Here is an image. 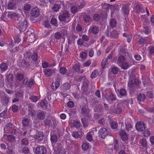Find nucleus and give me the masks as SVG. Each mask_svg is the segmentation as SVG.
Wrapping results in <instances>:
<instances>
[{
	"instance_id": "nucleus-1",
	"label": "nucleus",
	"mask_w": 154,
	"mask_h": 154,
	"mask_svg": "<svg viewBox=\"0 0 154 154\" xmlns=\"http://www.w3.org/2000/svg\"><path fill=\"white\" fill-rule=\"evenodd\" d=\"M69 16V12L67 11H65L59 15L58 18L60 21H64L68 23L70 20Z\"/></svg>"
},
{
	"instance_id": "nucleus-2",
	"label": "nucleus",
	"mask_w": 154,
	"mask_h": 154,
	"mask_svg": "<svg viewBox=\"0 0 154 154\" xmlns=\"http://www.w3.org/2000/svg\"><path fill=\"white\" fill-rule=\"evenodd\" d=\"M28 27V22L26 19H24L23 20H20L17 24V28L20 32L26 30Z\"/></svg>"
},
{
	"instance_id": "nucleus-3",
	"label": "nucleus",
	"mask_w": 154,
	"mask_h": 154,
	"mask_svg": "<svg viewBox=\"0 0 154 154\" xmlns=\"http://www.w3.org/2000/svg\"><path fill=\"white\" fill-rule=\"evenodd\" d=\"M135 61L132 57L128 62L125 61L119 66L122 69L124 70L127 69L131 66L134 64Z\"/></svg>"
},
{
	"instance_id": "nucleus-4",
	"label": "nucleus",
	"mask_w": 154,
	"mask_h": 154,
	"mask_svg": "<svg viewBox=\"0 0 154 154\" xmlns=\"http://www.w3.org/2000/svg\"><path fill=\"white\" fill-rule=\"evenodd\" d=\"M67 35V31L62 29L60 32H56L54 35V37L57 40H59L61 38L64 39Z\"/></svg>"
},
{
	"instance_id": "nucleus-5",
	"label": "nucleus",
	"mask_w": 154,
	"mask_h": 154,
	"mask_svg": "<svg viewBox=\"0 0 154 154\" xmlns=\"http://www.w3.org/2000/svg\"><path fill=\"white\" fill-rule=\"evenodd\" d=\"M99 101L97 100H94L92 103V107L95 111L103 112V107L100 104H99Z\"/></svg>"
},
{
	"instance_id": "nucleus-6",
	"label": "nucleus",
	"mask_w": 154,
	"mask_h": 154,
	"mask_svg": "<svg viewBox=\"0 0 154 154\" xmlns=\"http://www.w3.org/2000/svg\"><path fill=\"white\" fill-rule=\"evenodd\" d=\"M89 109L85 106H83L81 109V113L83 115V117H86L87 119H90L91 115Z\"/></svg>"
},
{
	"instance_id": "nucleus-7",
	"label": "nucleus",
	"mask_w": 154,
	"mask_h": 154,
	"mask_svg": "<svg viewBox=\"0 0 154 154\" xmlns=\"http://www.w3.org/2000/svg\"><path fill=\"white\" fill-rule=\"evenodd\" d=\"M36 154H46L47 150L46 148L42 146H38L35 150Z\"/></svg>"
},
{
	"instance_id": "nucleus-8",
	"label": "nucleus",
	"mask_w": 154,
	"mask_h": 154,
	"mask_svg": "<svg viewBox=\"0 0 154 154\" xmlns=\"http://www.w3.org/2000/svg\"><path fill=\"white\" fill-rule=\"evenodd\" d=\"M98 134L99 137L104 138L108 135L107 130L104 128H101L98 131Z\"/></svg>"
},
{
	"instance_id": "nucleus-9",
	"label": "nucleus",
	"mask_w": 154,
	"mask_h": 154,
	"mask_svg": "<svg viewBox=\"0 0 154 154\" xmlns=\"http://www.w3.org/2000/svg\"><path fill=\"white\" fill-rule=\"evenodd\" d=\"M8 133L14 134L16 132V129L15 128V126L11 123H9L7 125L6 127L4 129Z\"/></svg>"
},
{
	"instance_id": "nucleus-10",
	"label": "nucleus",
	"mask_w": 154,
	"mask_h": 154,
	"mask_svg": "<svg viewBox=\"0 0 154 154\" xmlns=\"http://www.w3.org/2000/svg\"><path fill=\"white\" fill-rule=\"evenodd\" d=\"M137 130L140 131H143L145 128V125L143 122H137L136 124Z\"/></svg>"
},
{
	"instance_id": "nucleus-11",
	"label": "nucleus",
	"mask_w": 154,
	"mask_h": 154,
	"mask_svg": "<svg viewBox=\"0 0 154 154\" xmlns=\"http://www.w3.org/2000/svg\"><path fill=\"white\" fill-rule=\"evenodd\" d=\"M30 14L32 16L36 17L39 15L40 10L38 8H34L30 11Z\"/></svg>"
},
{
	"instance_id": "nucleus-12",
	"label": "nucleus",
	"mask_w": 154,
	"mask_h": 154,
	"mask_svg": "<svg viewBox=\"0 0 154 154\" xmlns=\"http://www.w3.org/2000/svg\"><path fill=\"white\" fill-rule=\"evenodd\" d=\"M8 17L14 20L18 19L19 17V14L14 12H9L8 14Z\"/></svg>"
},
{
	"instance_id": "nucleus-13",
	"label": "nucleus",
	"mask_w": 154,
	"mask_h": 154,
	"mask_svg": "<svg viewBox=\"0 0 154 154\" xmlns=\"http://www.w3.org/2000/svg\"><path fill=\"white\" fill-rule=\"evenodd\" d=\"M50 141L51 144L53 146L55 145V143H56L58 140L57 136L55 134H52L51 133L50 134Z\"/></svg>"
},
{
	"instance_id": "nucleus-14",
	"label": "nucleus",
	"mask_w": 154,
	"mask_h": 154,
	"mask_svg": "<svg viewBox=\"0 0 154 154\" xmlns=\"http://www.w3.org/2000/svg\"><path fill=\"white\" fill-rule=\"evenodd\" d=\"M116 99V95L111 93L110 94L109 97L107 99V101L109 103H112L113 101H115Z\"/></svg>"
},
{
	"instance_id": "nucleus-15",
	"label": "nucleus",
	"mask_w": 154,
	"mask_h": 154,
	"mask_svg": "<svg viewBox=\"0 0 154 154\" xmlns=\"http://www.w3.org/2000/svg\"><path fill=\"white\" fill-rule=\"evenodd\" d=\"M34 105L32 104H30L29 106V114L32 117H34L35 116V112L33 109Z\"/></svg>"
},
{
	"instance_id": "nucleus-16",
	"label": "nucleus",
	"mask_w": 154,
	"mask_h": 154,
	"mask_svg": "<svg viewBox=\"0 0 154 154\" xmlns=\"http://www.w3.org/2000/svg\"><path fill=\"white\" fill-rule=\"evenodd\" d=\"M119 134L122 140L125 141L128 139V137L125 131L121 130L119 132Z\"/></svg>"
},
{
	"instance_id": "nucleus-17",
	"label": "nucleus",
	"mask_w": 154,
	"mask_h": 154,
	"mask_svg": "<svg viewBox=\"0 0 154 154\" xmlns=\"http://www.w3.org/2000/svg\"><path fill=\"white\" fill-rule=\"evenodd\" d=\"M135 76L133 74L131 73L130 75L129 82L128 83V86L129 87H133V81L135 79Z\"/></svg>"
},
{
	"instance_id": "nucleus-18",
	"label": "nucleus",
	"mask_w": 154,
	"mask_h": 154,
	"mask_svg": "<svg viewBox=\"0 0 154 154\" xmlns=\"http://www.w3.org/2000/svg\"><path fill=\"white\" fill-rule=\"evenodd\" d=\"M119 35L118 33L115 30L110 31L109 33H108V36L112 38H117L118 37Z\"/></svg>"
},
{
	"instance_id": "nucleus-19",
	"label": "nucleus",
	"mask_w": 154,
	"mask_h": 154,
	"mask_svg": "<svg viewBox=\"0 0 154 154\" xmlns=\"http://www.w3.org/2000/svg\"><path fill=\"white\" fill-rule=\"evenodd\" d=\"M80 65L78 64H75L73 66L72 70L73 72H76L78 73H82L84 71L82 70L81 72H80Z\"/></svg>"
},
{
	"instance_id": "nucleus-20",
	"label": "nucleus",
	"mask_w": 154,
	"mask_h": 154,
	"mask_svg": "<svg viewBox=\"0 0 154 154\" xmlns=\"http://www.w3.org/2000/svg\"><path fill=\"white\" fill-rule=\"evenodd\" d=\"M99 31V29L97 26H95L90 28L89 29V32L93 34H97Z\"/></svg>"
},
{
	"instance_id": "nucleus-21",
	"label": "nucleus",
	"mask_w": 154,
	"mask_h": 154,
	"mask_svg": "<svg viewBox=\"0 0 154 154\" xmlns=\"http://www.w3.org/2000/svg\"><path fill=\"white\" fill-rule=\"evenodd\" d=\"M34 138L35 140L41 142L43 139V134L41 133H38L34 135Z\"/></svg>"
},
{
	"instance_id": "nucleus-22",
	"label": "nucleus",
	"mask_w": 154,
	"mask_h": 154,
	"mask_svg": "<svg viewBox=\"0 0 154 154\" xmlns=\"http://www.w3.org/2000/svg\"><path fill=\"white\" fill-rule=\"evenodd\" d=\"M94 135V132L93 130L89 131L86 134V139L89 142H91L93 140V136Z\"/></svg>"
},
{
	"instance_id": "nucleus-23",
	"label": "nucleus",
	"mask_w": 154,
	"mask_h": 154,
	"mask_svg": "<svg viewBox=\"0 0 154 154\" xmlns=\"http://www.w3.org/2000/svg\"><path fill=\"white\" fill-rule=\"evenodd\" d=\"M70 87V85L69 83L66 82L61 85L60 88L62 90L65 91L69 89Z\"/></svg>"
},
{
	"instance_id": "nucleus-24",
	"label": "nucleus",
	"mask_w": 154,
	"mask_h": 154,
	"mask_svg": "<svg viewBox=\"0 0 154 154\" xmlns=\"http://www.w3.org/2000/svg\"><path fill=\"white\" fill-rule=\"evenodd\" d=\"M8 68V66L6 63L2 62L0 64V69L2 73L4 72Z\"/></svg>"
},
{
	"instance_id": "nucleus-25",
	"label": "nucleus",
	"mask_w": 154,
	"mask_h": 154,
	"mask_svg": "<svg viewBox=\"0 0 154 154\" xmlns=\"http://www.w3.org/2000/svg\"><path fill=\"white\" fill-rule=\"evenodd\" d=\"M125 129L129 133H131L134 131V128L132 125L130 123L125 124Z\"/></svg>"
},
{
	"instance_id": "nucleus-26",
	"label": "nucleus",
	"mask_w": 154,
	"mask_h": 154,
	"mask_svg": "<svg viewBox=\"0 0 154 154\" xmlns=\"http://www.w3.org/2000/svg\"><path fill=\"white\" fill-rule=\"evenodd\" d=\"M37 117L39 120H43L45 118V112L42 111H40L37 114Z\"/></svg>"
},
{
	"instance_id": "nucleus-27",
	"label": "nucleus",
	"mask_w": 154,
	"mask_h": 154,
	"mask_svg": "<svg viewBox=\"0 0 154 154\" xmlns=\"http://www.w3.org/2000/svg\"><path fill=\"white\" fill-rule=\"evenodd\" d=\"M125 58L123 55H120L118 56L117 60V63L119 66L122 64L125 60Z\"/></svg>"
},
{
	"instance_id": "nucleus-28",
	"label": "nucleus",
	"mask_w": 154,
	"mask_h": 154,
	"mask_svg": "<svg viewBox=\"0 0 154 154\" xmlns=\"http://www.w3.org/2000/svg\"><path fill=\"white\" fill-rule=\"evenodd\" d=\"M85 2L83 0H79L77 3V6L79 9L83 8L85 5Z\"/></svg>"
},
{
	"instance_id": "nucleus-29",
	"label": "nucleus",
	"mask_w": 154,
	"mask_h": 154,
	"mask_svg": "<svg viewBox=\"0 0 154 154\" xmlns=\"http://www.w3.org/2000/svg\"><path fill=\"white\" fill-rule=\"evenodd\" d=\"M82 149L84 151H87L90 148L89 143L87 142L83 143L82 144Z\"/></svg>"
},
{
	"instance_id": "nucleus-30",
	"label": "nucleus",
	"mask_w": 154,
	"mask_h": 154,
	"mask_svg": "<svg viewBox=\"0 0 154 154\" xmlns=\"http://www.w3.org/2000/svg\"><path fill=\"white\" fill-rule=\"evenodd\" d=\"M147 38L146 37L140 38L138 41L139 44L140 45L143 46L146 43Z\"/></svg>"
},
{
	"instance_id": "nucleus-31",
	"label": "nucleus",
	"mask_w": 154,
	"mask_h": 154,
	"mask_svg": "<svg viewBox=\"0 0 154 154\" xmlns=\"http://www.w3.org/2000/svg\"><path fill=\"white\" fill-rule=\"evenodd\" d=\"M78 37V35L74 34H71L68 37V43L69 44L72 41H74Z\"/></svg>"
},
{
	"instance_id": "nucleus-32",
	"label": "nucleus",
	"mask_w": 154,
	"mask_h": 154,
	"mask_svg": "<svg viewBox=\"0 0 154 154\" xmlns=\"http://www.w3.org/2000/svg\"><path fill=\"white\" fill-rule=\"evenodd\" d=\"M145 99V95L143 94L140 93L137 95V99L138 101H143Z\"/></svg>"
},
{
	"instance_id": "nucleus-33",
	"label": "nucleus",
	"mask_w": 154,
	"mask_h": 154,
	"mask_svg": "<svg viewBox=\"0 0 154 154\" xmlns=\"http://www.w3.org/2000/svg\"><path fill=\"white\" fill-rule=\"evenodd\" d=\"M86 117H82L81 118V121L85 128L87 127L88 125V120Z\"/></svg>"
},
{
	"instance_id": "nucleus-34",
	"label": "nucleus",
	"mask_w": 154,
	"mask_h": 154,
	"mask_svg": "<svg viewBox=\"0 0 154 154\" xmlns=\"http://www.w3.org/2000/svg\"><path fill=\"white\" fill-rule=\"evenodd\" d=\"M119 95L121 97H126L127 94L126 90L124 88H122L119 90Z\"/></svg>"
},
{
	"instance_id": "nucleus-35",
	"label": "nucleus",
	"mask_w": 154,
	"mask_h": 154,
	"mask_svg": "<svg viewBox=\"0 0 154 154\" xmlns=\"http://www.w3.org/2000/svg\"><path fill=\"white\" fill-rule=\"evenodd\" d=\"M122 10L124 14L127 15L129 13V7L127 5H123L122 8Z\"/></svg>"
},
{
	"instance_id": "nucleus-36",
	"label": "nucleus",
	"mask_w": 154,
	"mask_h": 154,
	"mask_svg": "<svg viewBox=\"0 0 154 154\" xmlns=\"http://www.w3.org/2000/svg\"><path fill=\"white\" fill-rule=\"evenodd\" d=\"M43 72L44 74L47 77L51 76L52 73V71L49 69H45Z\"/></svg>"
},
{
	"instance_id": "nucleus-37",
	"label": "nucleus",
	"mask_w": 154,
	"mask_h": 154,
	"mask_svg": "<svg viewBox=\"0 0 154 154\" xmlns=\"http://www.w3.org/2000/svg\"><path fill=\"white\" fill-rule=\"evenodd\" d=\"M59 71L61 74L64 75L66 73L67 70L66 68L64 67H61L59 68Z\"/></svg>"
},
{
	"instance_id": "nucleus-38",
	"label": "nucleus",
	"mask_w": 154,
	"mask_h": 154,
	"mask_svg": "<svg viewBox=\"0 0 154 154\" xmlns=\"http://www.w3.org/2000/svg\"><path fill=\"white\" fill-rule=\"evenodd\" d=\"M140 144L143 147H146L147 145V141L144 139H142L140 140Z\"/></svg>"
},
{
	"instance_id": "nucleus-39",
	"label": "nucleus",
	"mask_w": 154,
	"mask_h": 154,
	"mask_svg": "<svg viewBox=\"0 0 154 154\" xmlns=\"http://www.w3.org/2000/svg\"><path fill=\"white\" fill-rule=\"evenodd\" d=\"M98 75V70H94L91 73L90 75V78L91 79H94L97 77Z\"/></svg>"
},
{
	"instance_id": "nucleus-40",
	"label": "nucleus",
	"mask_w": 154,
	"mask_h": 154,
	"mask_svg": "<svg viewBox=\"0 0 154 154\" xmlns=\"http://www.w3.org/2000/svg\"><path fill=\"white\" fill-rule=\"evenodd\" d=\"M136 11L138 13L144 12L142 7L140 5H137L136 7Z\"/></svg>"
},
{
	"instance_id": "nucleus-41",
	"label": "nucleus",
	"mask_w": 154,
	"mask_h": 154,
	"mask_svg": "<svg viewBox=\"0 0 154 154\" xmlns=\"http://www.w3.org/2000/svg\"><path fill=\"white\" fill-rule=\"evenodd\" d=\"M29 144L28 140L27 138H23L21 141V144L23 146H27Z\"/></svg>"
},
{
	"instance_id": "nucleus-42",
	"label": "nucleus",
	"mask_w": 154,
	"mask_h": 154,
	"mask_svg": "<svg viewBox=\"0 0 154 154\" xmlns=\"http://www.w3.org/2000/svg\"><path fill=\"white\" fill-rule=\"evenodd\" d=\"M111 72L113 74H117L119 72V69L118 67L114 66L112 67L111 69Z\"/></svg>"
},
{
	"instance_id": "nucleus-43",
	"label": "nucleus",
	"mask_w": 154,
	"mask_h": 154,
	"mask_svg": "<svg viewBox=\"0 0 154 154\" xmlns=\"http://www.w3.org/2000/svg\"><path fill=\"white\" fill-rule=\"evenodd\" d=\"M117 25V22L116 20L112 19L110 20V26L112 28L115 27Z\"/></svg>"
},
{
	"instance_id": "nucleus-44",
	"label": "nucleus",
	"mask_w": 154,
	"mask_h": 154,
	"mask_svg": "<svg viewBox=\"0 0 154 154\" xmlns=\"http://www.w3.org/2000/svg\"><path fill=\"white\" fill-rule=\"evenodd\" d=\"M91 19L90 16L88 15H85L83 17V20L86 23H89Z\"/></svg>"
},
{
	"instance_id": "nucleus-45",
	"label": "nucleus",
	"mask_w": 154,
	"mask_h": 154,
	"mask_svg": "<svg viewBox=\"0 0 154 154\" xmlns=\"http://www.w3.org/2000/svg\"><path fill=\"white\" fill-rule=\"evenodd\" d=\"M7 140L10 142H13L15 140V138L14 136L12 135H7Z\"/></svg>"
},
{
	"instance_id": "nucleus-46",
	"label": "nucleus",
	"mask_w": 154,
	"mask_h": 154,
	"mask_svg": "<svg viewBox=\"0 0 154 154\" xmlns=\"http://www.w3.org/2000/svg\"><path fill=\"white\" fill-rule=\"evenodd\" d=\"M31 58L32 60L36 61L38 60V54L36 53H33L31 56Z\"/></svg>"
},
{
	"instance_id": "nucleus-47",
	"label": "nucleus",
	"mask_w": 154,
	"mask_h": 154,
	"mask_svg": "<svg viewBox=\"0 0 154 154\" xmlns=\"http://www.w3.org/2000/svg\"><path fill=\"white\" fill-rule=\"evenodd\" d=\"M22 124L25 127H27L29 124V120L27 119H24L22 121Z\"/></svg>"
},
{
	"instance_id": "nucleus-48",
	"label": "nucleus",
	"mask_w": 154,
	"mask_h": 154,
	"mask_svg": "<svg viewBox=\"0 0 154 154\" xmlns=\"http://www.w3.org/2000/svg\"><path fill=\"white\" fill-rule=\"evenodd\" d=\"M24 77V75L21 73H17L16 78L18 80L20 81L23 80Z\"/></svg>"
},
{
	"instance_id": "nucleus-49",
	"label": "nucleus",
	"mask_w": 154,
	"mask_h": 154,
	"mask_svg": "<svg viewBox=\"0 0 154 154\" xmlns=\"http://www.w3.org/2000/svg\"><path fill=\"white\" fill-rule=\"evenodd\" d=\"M101 17V14L95 13L93 16L94 20L95 21H98L99 20Z\"/></svg>"
},
{
	"instance_id": "nucleus-50",
	"label": "nucleus",
	"mask_w": 154,
	"mask_h": 154,
	"mask_svg": "<svg viewBox=\"0 0 154 154\" xmlns=\"http://www.w3.org/2000/svg\"><path fill=\"white\" fill-rule=\"evenodd\" d=\"M15 5L12 2H9L7 6V9L8 10L14 9L15 8Z\"/></svg>"
},
{
	"instance_id": "nucleus-51",
	"label": "nucleus",
	"mask_w": 154,
	"mask_h": 154,
	"mask_svg": "<svg viewBox=\"0 0 154 154\" xmlns=\"http://www.w3.org/2000/svg\"><path fill=\"white\" fill-rule=\"evenodd\" d=\"M141 82L139 79L135 78L133 81V87L134 85H139L141 84Z\"/></svg>"
},
{
	"instance_id": "nucleus-52",
	"label": "nucleus",
	"mask_w": 154,
	"mask_h": 154,
	"mask_svg": "<svg viewBox=\"0 0 154 154\" xmlns=\"http://www.w3.org/2000/svg\"><path fill=\"white\" fill-rule=\"evenodd\" d=\"M54 85H55V88H54V86L53 83H52L51 85V87L52 89H57L60 85V84L58 81H56L54 83Z\"/></svg>"
},
{
	"instance_id": "nucleus-53",
	"label": "nucleus",
	"mask_w": 154,
	"mask_h": 154,
	"mask_svg": "<svg viewBox=\"0 0 154 154\" xmlns=\"http://www.w3.org/2000/svg\"><path fill=\"white\" fill-rule=\"evenodd\" d=\"M108 61H107V59H104L103 60L101 63V66L102 68L103 69L105 68V66L106 64V63Z\"/></svg>"
},
{
	"instance_id": "nucleus-54",
	"label": "nucleus",
	"mask_w": 154,
	"mask_h": 154,
	"mask_svg": "<svg viewBox=\"0 0 154 154\" xmlns=\"http://www.w3.org/2000/svg\"><path fill=\"white\" fill-rule=\"evenodd\" d=\"M34 81L32 79H30L28 82V87L29 88H31L34 85Z\"/></svg>"
},
{
	"instance_id": "nucleus-55",
	"label": "nucleus",
	"mask_w": 154,
	"mask_h": 154,
	"mask_svg": "<svg viewBox=\"0 0 154 154\" xmlns=\"http://www.w3.org/2000/svg\"><path fill=\"white\" fill-rule=\"evenodd\" d=\"M143 134L145 137H148L150 135V131L146 129L143 131Z\"/></svg>"
},
{
	"instance_id": "nucleus-56",
	"label": "nucleus",
	"mask_w": 154,
	"mask_h": 154,
	"mask_svg": "<svg viewBox=\"0 0 154 154\" xmlns=\"http://www.w3.org/2000/svg\"><path fill=\"white\" fill-rule=\"evenodd\" d=\"M91 62V60L89 59L87 60L86 61L84 62L83 64L84 67H88L89 66Z\"/></svg>"
},
{
	"instance_id": "nucleus-57",
	"label": "nucleus",
	"mask_w": 154,
	"mask_h": 154,
	"mask_svg": "<svg viewBox=\"0 0 154 154\" xmlns=\"http://www.w3.org/2000/svg\"><path fill=\"white\" fill-rule=\"evenodd\" d=\"M42 67L43 68H46L49 67V64L46 61H44L42 63Z\"/></svg>"
},
{
	"instance_id": "nucleus-58",
	"label": "nucleus",
	"mask_w": 154,
	"mask_h": 154,
	"mask_svg": "<svg viewBox=\"0 0 154 154\" xmlns=\"http://www.w3.org/2000/svg\"><path fill=\"white\" fill-rule=\"evenodd\" d=\"M82 38L85 41H88L89 40V37L86 35H83L82 36Z\"/></svg>"
},
{
	"instance_id": "nucleus-59",
	"label": "nucleus",
	"mask_w": 154,
	"mask_h": 154,
	"mask_svg": "<svg viewBox=\"0 0 154 154\" xmlns=\"http://www.w3.org/2000/svg\"><path fill=\"white\" fill-rule=\"evenodd\" d=\"M111 126L112 129H116L118 127V123L116 122H113L111 124Z\"/></svg>"
},
{
	"instance_id": "nucleus-60",
	"label": "nucleus",
	"mask_w": 154,
	"mask_h": 154,
	"mask_svg": "<svg viewBox=\"0 0 154 154\" xmlns=\"http://www.w3.org/2000/svg\"><path fill=\"white\" fill-rule=\"evenodd\" d=\"M72 136L75 138H77L79 137L80 135L78 132L75 131H73L72 134Z\"/></svg>"
},
{
	"instance_id": "nucleus-61",
	"label": "nucleus",
	"mask_w": 154,
	"mask_h": 154,
	"mask_svg": "<svg viewBox=\"0 0 154 154\" xmlns=\"http://www.w3.org/2000/svg\"><path fill=\"white\" fill-rule=\"evenodd\" d=\"M13 147L9 146L7 147V153L8 154H11L13 153Z\"/></svg>"
},
{
	"instance_id": "nucleus-62",
	"label": "nucleus",
	"mask_w": 154,
	"mask_h": 154,
	"mask_svg": "<svg viewBox=\"0 0 154 154\" xmlns=\"http://www.w3.org/2000/svg\"><path fill=\"white\" fill-rule=\"evenodd\" d=\"M78 8L75 6L72 7L71 8V11L72 13L75 14L77 12Z\"/></svg>"
},
{
	"instance_id": "nucleus-63",
	"label": "nucleus",
	"mask_w": 154,
	"mask_h": 154,
	"mask_svg": "<svg viewBox=\"0 0 154 154\" xmlns=\"http://www.w3.org/2000/svg\"><path fill=\"white\" fill-rule=\"evenodd\" d=\"M60 9L59 5L57 4H55L52 8V9L54 11L57 12Z\"/></svg>"
},
{
	"instance_id": "nucleus-64",
	"label": "nucleus",
	"mask_w": 154,
	"mask_h": 154,
	"mask_svg": "<svg viewBox=\"0 0 154 154\" xmlns=\"http://www.w3.org/2000/svg\"><path fill=\"white\" fill-rule=\"evenodd\" d=\"M73 126L76 128H78L80 126V123L78 121H73L72 123Z\"/></svg>"
}]
</instances>
